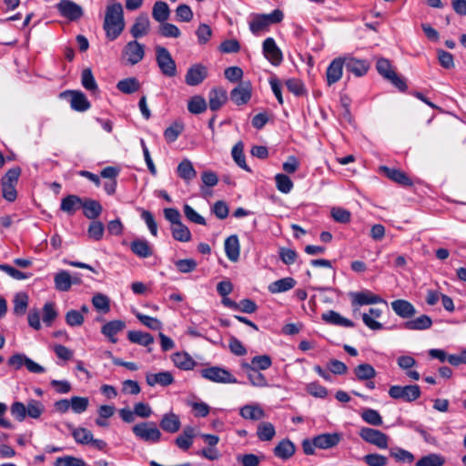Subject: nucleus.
Returning a JSON list of instances; mask_svg holds the SVG:
<instances>
[{"instance_id":"nucleus-1","label":"nucleus","mask_w":466,"mask_h":466,"mask_svg":"<svg viewBox=\"0 0 466 466\" xmlns=\"http://www.w3.org/2000/svg\"><path fill=\"white\" fill-rule=\"evenodd\" d=\"M103 28L106 37L116 39L125 28L123 7L120 3H113L106 6Z\"/></svg>"},{"instance_id":"nucleus-2","label":"nucleus","mask_w":466,"mask_h":466,"mask_svg":"<svg viewBox=\"0 0 466 466\" xmlns=\"http://www.w3.org/2000/svg\"><path fill=\"white\" fill-rule=\"evenodd\" d=\"M10 411L15 420L23 421L26 416L32 419H39L45 411V406L41 401L31 399L26 405L20 401L14 402L11 405Z\"/></svg>"},{"instance_id":"nucleus-3","label":"nucleus","mask_w":466,"mask_h":466,"mask_svg":"<svg viewBox=\"0 0 466 466\" xmlns=\"http://www.w3.org/2000/svg\"><path fill=\"white\" fill-rule=\"evenodd\" d=\"M284 14L279 9H275L270 14L256 15L249 23V29L254 35H258L261 31L266 30L269 25L277 24L283 20Z\"/></svg>"},{"instance_id":"nucleus-4","label":"nucleus","mask_w":466,"mask_h":466,"mask_svg":"<svg viewBox=\"0 0 466 466\" xmlns=\"http://www.w3.org/2000/svg\"><path fill=\"white\" fill-rule=\"evenodd\" d=\"M421 391L419 385H393L389 389V395L394 400L412 402L420 397Z\"/></svg>"},{"instance_id":"nucleus-5","label":"nucleus","mask_w":466,"mask_h":466,"mask_svg":"<svg viewBox=\"0 0 466 466\" xmlns=\"http://www.w3.org/2000/svg\"><path fill=\"white\" fill-rule=\"evenodd\" d=\"M376 68L380 75L390 81L399 90L405 91L407 89V85L404 79L399 76L397 73L392 69V66L388 59L380 58L377 61Z\"/></svg>"},{"instance_id":"nucleus-6","label":"nucleus","mask_w":466,"mask_h":466,"mask_svg":"<svg viewBox=\"0 0 466 466\" xmlns=\"http://www.w3.org/2000/svg\"><path fill=\"white\" fill-rule=\"evenodd\" d=\"M133 433L146 442H158L161 438V431L154 422H140L133 426Z\"/></svg>"},{"instance_id":"nucleus-7","label":"nucleus","mask_w":466,"mask_h":466,"mask_svg":"<svg viewBox=\"0 0 466 466\" xmlns=\"http://www.w3.org/2000/svg\"><path fill=\"white\" fill-rule=\"evenodd\" d=\"M156 58L157 66L163 75L167 76H174L177 74V66L169 51L163 46L156 47Z\"/></svg>"},{"instance_id":"nucleus-8","label":"nucleus","mask_w":466,"mask_h":466,"mask_svg":"<svg viewBox=\"0 0 466 466\" xmlns=\"http://www.w3.org/2000/svg\"><path fill=\"white\" fill-rule=\"evenodd\" d=\"M201 376L217 383H237V379L226 369L210 367L201 370Z\"/></svg>"},{"instance_id":"nucleus-9","label":"nucleus","mask_w":466,"mask_h":466,"mask_svg":"<svg viewBox=\"0 0 466 466\" xmlns=\"http://www.w3.org/2000/svg\"><path fill=\"white\" fill-rule=\"evenodd\" d=\"M350 297L354 314L357 313L360 306L372 305L377 303L387 304L386 300H384L380 296L376 295L369 290L351 293Z\"/></svg>"},{"instance_id":"nucleus-10","label":"nucleus","mask_w":466,"mask_h":466,"mask_svg":"<svg viewBox=\"0 0 466 466\" xmlns=\"http://www.w3.org/2000/svg\"><path fill=\"white\" fill-rule=\"evenodd\" d=\"M360 437L366 442L375 445L380 449H386L388 447L389 437L379 430L362 428L360 431Z\"/></svg>"},{"instance_id":"nucleus-11","label":"nucleus","mask_w":466,"mask_h":466,"mask_svg":"<svg viewBox=\"0 0 466 466\" xmlns=\"http://www.w3.org/2000/svg\"><path fill=\"white\" fill-rule=\"evenodd\" d=\"M123 56L127 64L137 65L145 56V46L137 40L129 41L123 49Z\"/></svg>"},{"instance_id":"nucleus-12","label":"nucleus","mask_w":466,"mask_h":466,"mask_svg":"<svg viewBox=\"0 0 466 466\" xmlns=\"http://www.w3.org/2000/svg\"><path fill=\"white\" fill-rule=\"evenodd\" d=\"M56 9L63 17L70 21L78 20L84 14L83 8L71 0H61L56 5Z\"/></svg>"},{"instance_id":"nucleus-13","label":"nucleus","mask_w":466,"mask_h":466,"mask_svg":"<svg viewBox=\"0 0 466 466\" xmlns=\"http://www.w3.org/2000/svg\"><path fill=\"white\" fill-rule=\"evenodd\" d=\"M252 86L250 82H240L230 92V99L237 106L246 105L251 98Z\"/></svg>"},{"instance_id":"nucleus-14","label":"nucleus","mask_w":466,"mask_h":466,"mask_svg":"<svg viewBox=\"0 0 466 466\" xmlns=\"http://www.w3.org/2000/svg\"><path fill=\"white\" fill-rule=\"evenodd\" d=\"M390 307L394 313L403 319H410L417 313L416 308L409 300L399 299L391 301Z\"/></svg>"},{"instance_id":"nucleus-15","label":"nucleus","mask_w":466,"mask_h":466,"mask_svg":"<svg viewBox=\"0 0 466 466\" xmlns=\"http://www.w3.org/2000/svg\"><path fill=\"white\" fill-rule=\"evenodd\" d=\"M263 54L273 66H279L283 59L282 53L272 37L264 40Z\"/></svg>"},{"instance_id":"nucleus-16","label":"nucleus","mask_w":466,"mask_h":466,"mask_svg":"<svg viewBox=\"0 0 466 466\" xmlns=\"http://www.w3.org/2000/svg\"><path fill=\"white\" fill-rule=\"evenodd\" d=\"M207 76V67L201 64H196L187 69L185 81L188 86H194L201 84Z\"/></svg>"},{"instance_id":"nucleus-17","label":"nucleus","mask_w":466,"mask_h":466,"mask_svg":"<svg viewBox=\"0 0 466 466\" xmlns=\"http://www.w3.org/2000/svg\"><path fill=\"white\" fill-rule=\"evenodd\" d=\"M343 60L345 61L344 66L346 69L356 76H364L370 68L369 62L364 59H357L353 56H347L343 57Z\"/></svg>"},{"instance_id":"nucleus-18","label":"nucleus","mask_w":466,"mask_h":466,"mask_svg":"<svg viewBox=\"0 0 466 466\" xmlns=\"http://www.w3.org/2000/svg\"><path fill=\"white\" fill-rule=\"evenodd\" d=\"M345 61L343 57H337L333 59L329 65L326 71L327 83L331 86L337 83L342 76L343 66Z\"/></svg>"},{"instance_id":"nucleus-19","label":"nucleus","mask_w":466,"mask_h":466,"mask_svg":"<svg viewBox=\"0 0 466 466\" xmlns=\"http://www.w3.org/2000/svg\"><path fill=\"white\" fill-rule=\"evenodd\" d=\"M69 95L71 96L70 106L71 107L78 112H85L90 108V103L86 96L80 91H66L61 94L65 96Z\"/></svg>"},{"instance_id":"nucleus-20","label":"nucleus","mask_w":466,"mask_h":466,"mask_svg":"<svg viewBox=\"0 0 466 466\" xmlns=\"http://www.w3.org/2000/svg\"><path fill=\"white\" fill-rule=\"evenodd\" d=\"M340 440L339 433H323L314 437V444L316 448L327 450L337 446Z\"/></svg>"},{"instance_id":"nucleus-21","label":"nucleus","mask_w":466,"mask_h":466,"mask_svg":"<svg viewBox=\"0 0 466 466\" xmlns=\"http://www.w3.org/2000/svg\"><path fill=\"white\" fill-rule=\"evenodd\" d=\"M150 21L147 14H140L135 20L130 29V34L134 38H140L148 34Z\"/></svg>"},{"instance_id":"nucleus-22","label":"nucleus","mask_w":466,"mask_h":466,"mask_svg":"<svg viewBox=\"0 0 466 466\" xmlns=\"http://www.w3.org/2000/svg\"><path fill=\"white\" fill-rule=\"evenodd\" d=\"M432 323L433 321L430 316L422 314L405 321L403 328L408 330H426L431 328Z\"/></svg>"},{"instance_id":"nucleus-23","label":"nucleus","mask_w":466,"mask_h":466,"mask_svg":"<svg viewBox=\"0 0 466 466\" xmlns=\"http://www.w3.org/2000/svg\"><path fill=\"white\" fill-rule=\"evenodd\" d=\"M160 428L168 433H176L181 427L179 416L170 411L165 413L159 422Z\"/></svg>"},{"instance_id":"nucleus-24","label":"nucleus","mask_w":466,"mask_h":466,"mask_svg":"<svg viewBox=\"0 0 466 466\" xmlns=\"http://www.w3.org/2000/svg\"><path fill=\"white\" fill-rule=\"evenodd\" d=\"M126 328V323L123 320L116 319L112 321L106 322L102 328H101V333L108 338V339L112 343H116L117 341V339L116 338V335L122 331Z\"/></svg>"},{"instance_id":"nucleus-25","label":"nucleus","mask_w":466,"mask_h":466,"mask_svg":"<svg viewBox=\"0 0 466 466\" xmlns=\"http://www.w3.org/2000/svg\"><path fill=\"white\" fill-rule=\"evenodd\" d=\"M146 380L147 383L151 387H154L157 384L166 387L174 382V377L169 371L147 373L146 376Z\"/></svg>"},{"instance_id":"nucleus-26","label":"nucleus","mask_w":466,"mask_h":466,"mask_svg":"<svg viewBox=\"0 0 466 466\" xmlns=\"http://www.w3.org/2000/svg\"><path fill=\"white\" fill-rule=\"evenodd\" d=\"M224 248L227 258L230 261L236 262L238 260L240 254V245L237 235H231L227 238L225 240Z\"/></svg>"},{"instance_id":"nucleus-27","label":"nucleus","mask_w":466,"mask_h":466,"mask_svg":"<svg viewBox=\"0 0 466 466\" xmlns=\"http://www.w3.org/2000/svg\"><path fill=\"white\" fill-rule=\"evenodd\" d=\"M241 367L246 371L248 379L253 386L264 388L268 385L266 377L259 370L253 369V367L251 368L247 362H243Z\"/></svg>"},{"instance_id":"nucleus-28","label":"nucleus","mask_w":466,"mask_h":466,"mask_svg":"<svg viewBox=\"0 0 466 466\" xmlns=\"http://www.w3.org/2000/svg\"><path fill=\"white\" fill-rule=\"evenodd\" d=\"M131 251L141 258H147L152 256L153 249L149 242L146 239L137 238L130 243Z\"/></svg>"},{"instance_id":"nucleus-29","label":"nucleus","mask_w":466,"mask_h":466,"mask_svg":"<svg viewBox=\"0 0 466 466\" xmlns=\"http://www.w3.org/2000/svg\"><path fill=\"white\" fill-rule=\"evenodd\" d=\"M382 310L378 308H370L368 313L361 315L363 323L371 330H380L383 329V325L377 321L376 319L381 317Z\"/></svg>"},{"instance_id":"nucleus-30","label":"nucleus","mask_w":466,"mask_h":466,"mask_svg":"<svg viewBox=\"0 0 466 466\" xmlns=\"http://www.w3.org/2000/svg\"><path fill=\"white\" fill-rule=\"evenodd\" d=\"M380 170L384 173L387 177L391 179L392 181L402 185V186H411V179L402 171L396 168H390L388 167L382 166L380 167Z\"/></svg>"},{"instance_id":"nucleus-31","label":"nucleus","mask_w":466,"mask_h":466,"mask_svg":"<svg viewBox=\"0 0 466 466\" xmlns=\"http://www.w3.org/2000/svg\"><path fill=\"white\" fill-rule=\"evenodd\" d=\"M227 92L222 88H214L208 95V106L212 111L218 110L227 101Z\"/></svg>"},{"instance_id":"nucleus-32","label":"nucleus","mask_w":466,"mask_h":466,"mask_svg":"<svg viewBox=\"0 0 466 466\" xmlns=\"http://www.w3.org/2000/svg\"><path fill=\"white\" fill-rule=\"evenodd\" d=\"M83 200L76 195H68L61 201L60 208L68 215H73L82 208Z\"/></svg>"},{"instance_id":"nucleus-33","label":"nucleus","mask_w":466,"mask_h":466,"mask_svg":"<svg viewBox=\"0 0 466 466\" xmlns=\"http://www.w3.org/2000/svg\"><path fill=\"white\" fill-rule=\"evenodd\" d=\"M172 361L175 366L183 370H191L196 365V361L187 352H176L172 355Z\"/></svg>"},{"instance_id":"nucleus-34","label":"nucleus","mask_w":466,"mask_h":466,"mask_svg":"<svg viewBox=\"0 0 466 466\" xmlns=\"http://www.w3.org/2000/svg\"><path fill=\"white\" fill-rule=\"evenodd\" d=\"M322 319L329 324L342 326L347 328H353L355 324L350 320L344 317H342L339 313L334 310H329L322 314Z\"/></svg>"},{"instance_id":"nucleus-35","label":"nucleus","mask_w":466,"mask_h":466,"mask_svg":"<svg viewBox=\"0 0 466 466\" xmlns=\"http://www.w3.org/2000/svg\"><path fill=\"white\" fill-rule=\"evenodd\" d=\"M296 285V280L293 278L287 277L279 280L273 281L268 285V291L272 294L286 292L293 289Z\"/></svg>"},{"instance_id":"nucleus-36","label":"nucleus","mask_w":466,"mask_h":466,"mask_svg":"<svg viewBox=\"0 0 466 466\" xmlns=\"http://www.w3.org/2000/svg\"><path fill=\"white\" fill-rule=\"evenodd\" d=\"M239 414L245 420H258L265 417V411L257 404L243 406Z\"/></svg>"},{"instance_id":"nucleus-37","label":"nucleus","mask_w":466,"mask_h":466,"mask_svg":"<svg viewBox=\"0 0 466 466\" xmlns=\"http://www.w3.org/2000/svg\"><path fill=\"white\" fill-rule=\"evenodd\" d=\"M170 15V9L168 5L163 1H157L152 8V16L158 22L163 23L168 20Z\"/></svg>"},{"instance_id":"nucleus-38","label":"nucleus","mask_w":466,"mask_h":466,"mask_svg":"<svg viewBox=\"0 0 466 466\" xmlns=\"http://www.w3.org/2000/svg\"><path fill=\"white\" fill-rule=\"evenodd\" d=\"M295 453V445L288 439L281 441L274 449V454L282 460L289 459Z\"/></svg>"},{"instance_id":"nucleus-39","label":"nucleus","mask_w":466,"mask_h":466,"mask_svg":"<svg viewBox=\"0 0 466 466\" xmlns=\"http://www.w3.org/2000/svg\"><path fill=\"white\" fill-rule=\"evenodd\" d=\"M55 288L59 291H68L73 284V279L66 270H61L55 275Z\"/></svg>"},{"instance_id":"nucleus-40","label":"nucleus","mask_w":466,"mask_h":466,"mask_svg":"<svg viewBox=\"0 0 466 466\" xmlns=\"http://www.w3.org/2000/svg\"><path fill=\"white\" fill-rule=\"evenodd\" d=\"M82 208L84 209V215L89 219H96L102 212V206L98 201L86 199L83 201Z\"/></svg>"},{"instance_id":"nucleus-41","label":"nucleus","mask_w":466,"mask_h":466,"mask_svg":"<svg viewBox=\"0 0 466 466\" xmlns=\"http://www.w3.org/2000/svg\"><path fill=\"white\" fill-rule=\"evenodd\" d=\"M177 175L185 181H190L197 176L192 163L188 159H183L177 166Z\"/></svg>"},{"instance_id":"nucleus-42","label":"nucleus","mask_w":466,"mask_h":466,"mask_svg":"<svg viewBox=\"0 0 466 466\" xmlns=\"http://www.w3.org/2000/svg\"><path fill=\"white\" fill-rule=\"evenodd\" d=\"M353 372L357 378V380L363 381V380H370L373 378H375L377 372L375 369L368 363H361L358 365L354 370Z\"/></svg>"},{"instance_id":"nucleus-43","label":"nucleus","mask_w":466,"mask_h":466,"mask_svg":"<svg viewBox=\"0 0 466 466\" xmlns=\"http://www.w3.org/2000/svg\"><path fill=\"white\" fill-rule=\"evenodd\" d=\"M231 155L236 164L242 169L250 172L251 169L246 163L244 155V145L241 141L235 144L231 150Z\"/></svg>"},{"instance_id":"nucleus-44","label":"nucleus","mask_w":466,"mask_h":466,"mask_svg":"<svg viewBox=\"0 0 466 466\" xmlns=\"http://www.w3.org/2000/svg\"><path fill=\"white\" fill-rule=\"evenodd\" d=\"M127 338L132 343L142 346H148L154 342L152 335L143 331L131 330L127 333Z\"/></svg>"},{"instance_id":"nucleus-45","label":"nucleus","mask_w":466,"mask_h":466,"mask_svg":"<svg viewBox=\"0 0 466 466\" xmlns=\"http://www.w3.org/2000/svg\"><path fill=\"white\" fill-rule=\"evenodd\" d=\"M28 296L25 292L16 293L14 297V314L23 316L28 307Z\"/></svg>"},{"instance_id":"nucleus-46","label":"nucleus","mask_w":466,"mask_h":466,"mask_svg":"<svg viewBox=\"0 0 466 466\" xmlns=\"http://www.w3.org/2000/svg\"><path fill=\"white\" fill-rule=\"evenodd\" d=\"M171 233L174 239L180 242H188L192 235L188 228L182 222L176 226H171Z\"/></svg>"},{"instance_id":"nucleus-47","label":"nucleus","mask_w":466,"mask_h":466,"mask_svg":"<svg viewBox=\"0 0 466 466\" xmlns=\"http://www.w3.org/2000/svg\"><path fill=\"white\" fill-rule=\"evenodd\" d=\"M71 434L76 443L83 445H88L93 436L89 430L83 427H71Z\"/></svg>"},{"instance_id":"nucleus-48","label":"nucleus","mask_w":466,"mask_h":466,"mask_svg":"<svg viewBox=\"0 0 466 466\" xmlns=\"http://www.w3.org/2000/svg\"><path fill=\"white\" fill-rule=\"evenodd\" d=\"M194 429L192 427H186L183 433L176 439V444L182 450L187 451L193 443Z\"/></svg>"},{"instance_id":"nucleus-49","label":"nucleus","mask_w":466,"mask_h":466,"mask_svg":"<svg viewBox=\"0 0 466 466\" xmlns=\"http://www.w3.org/2000/svg\"><path fill=\"white\" fill-rule=\"evenodd\" d=\"M445 458L438 453H430L416 461V466H443Z\"/></svg>"},{"instance_id":"nucleus-50","label":"nucleus","mask_w":466,"mask_h":466,"mask_svg":"<svg viewBox=\"0 0 466 466\" xmlns=\"http://www.w3.org/2000/svg\"><path fill=\"white\" fill-rule=\"evenodd\" d=\"M116 87L124 94H133L139 90L140 84L135 77L125 78L116 84Z\"/></svg>"},{"instance_id":"nucleus-51","label":"nucleus","mask_w":466,"mask_h":466,"mask_svg":"<svg viewBox=\"0 0 466 466\" xmlns=\"http://www.w3.org/2000/svg\"><path fill=\"white\" fill-rule=\"evenodd\" d=\"M275 434V428L270 422H261L258 426L257 435L258 438L262 441H271Z\"/></svg>"},{"instance_id":"nucleus-52","label":"nucleus","mask_w":466,"mask_h":466,"mask_svg":"<svg viewBox=\"0 0 466 466\" xmlns=\"http://www.w3.org/2000/svg\"><path fill=\"white\" fill-rule=\"evenodd\" d=\"M184 130L183 124L175 122L164 131V137L168 143L175 142Z\"/></svg>"},{"instance_id":"nucleus-53","label":"nucleus","mask_w":466,"mask_h":466,"mask_svg":"<svg viewBox=\"0 0 466 466\" xmlns=\"http://www.w3.org/2000/svg\"><path fill=\"white\" fill-rule=\"evenodd\" d=\"M390 455L398 462H412L414 455L400 447H394L390 450Z\"/></svg>"},{"instance_id":"nucleus-54","label":"nucleus","mask_w":466,"mask_h":466,"mask_svg":"<svg viewBox=\"0 0 466 466\" xmlns=\"http://www.w3.org/2000/svg\"><path fill=\"white\" fill-rule=\"evenodd\" d=\"M187 109L192 114H201L207 109V102L200 96H194L188 101Z\"/></svg>"},{"instance_id":"nucleus-55","label":"nucleus","mask_w":466,"mask_h":466,"mask_svg":"<svg viewBox=\"0 0 466 466\" xmlns=\"http://www.w3.org/2000/svg\"><path fill=\"white\" fill-rule=\"evenodd\" d=\"M275 182L278 190L281 193L288 194L293 188V182L287 175L277 174L275 176Z\"/></svg>"},{"instance_id":"nucleus-56","label":"nucleus","mask_w":466,"mask_h":466,"mask_svg":"<svg viewBox=\"0 0 466 466\" xmlns=\"http://www.w3.org/2000/svg\"><path fill=\"white\" fill-rule=\"evenodd\" d=\"M362 420L372 425V426H380L383 423L382 418L379 411L373 409H366L361 413Z\"/></svg>"},{"instance_id":"nucleus-57","label":"nucleus","mask_w":466,"mask_h":466,"mask_svg":"<svg viewBox=\"0 0 466 466\" xmlns=\"http://www.w3.org/2000/svg\"><path fill=\"white\" fill-rule=\"evenodd\" d=\"M248 365L257 370H265L272 365V360L268 355H258L252 358Z\"/></svg>"},{"instance_id":"nucleus-58","label":"nucleus","mask_w":466,"mask_h":466,"mask_svg":"<svg viewBox=\"0 0 466 466\" xmlns=\"http://www.w3.org/2000/svg\"><path fill=\"white\" fill-rule=\"evenodd\" d=\"M93 306L102 313H107L110 310V303L107 296L98 293L92 298Z\"/></svg>"},{"instance_id":"nucleus-59","label":"nucleus","mask_w":466,"mask_h":466,"mask_svg":"<svg viewBox=\"0 0 466 466\" xmlns=\"http://www.w3.org/2000/svg\"><path fill=\"white\" fill-rule=\"evenodd\" d=\"M158 30L159 34L164 37L177 38L181 35V32L177 25L167 23V21L160 24Z\"/></svg>"},{"instance_id":"nucleus-60","label":"nucleus","mask_w":466,"mask_h":466,"mask_svg":"<svg viewBox=\"0 0 466 466\" xmlns=\"http://www.w3.org/2000/svg\"><path fill=\"white\" fill-rule=\"evenodd\" d=\"M20 175L21 168L19 167L10 168L1 178V185L16 186Z\"/></svg>"},{"instance_id":"nucleus-61","label":"nucleus","mask_w":466,"mask_h":466,"mask_svg":"<svg viewBox=\"0 0 466 466\" xmlns=\"http://www.w3.org/2000/svg\"><path fill=\"white\" fill-rule=\"evenodd\" d=\"M105 232V228L102 222L100 221H93L88 228L87 233L88 237L94 240H100Z\"/></svg>"},{"instance_id":"nucleus-62","label":"nucleus","mask_w":466,"mask_h":466,"mask_svg":"<svg viewBox=\"0 0 466 466\" xmlns=\"http://www.w3.org/2000/svg\"><path fill=\"white\" fill-rule=\"evenodd\" d=\"M81 82L86 90L95 91L97 89V85L93 76L91 69H84L81 76Z\"/></svg>"},{"instance_id":"nucleus-63","label":"nucleus","mask_w":466,"mask_h":466,"mask_svg":"<svg viewBox=\"0 0 466 466\" xmlns=\"http://www.w3.org/2000/svg\"><path fill=\"white\" fill-rule=\"evenodd\" d=\"M362 460L369 466H386L388 464L387 457L379 453L367 454Z\"/></svg>"},{"instance_id":"nucleus-64","label":"nucleus","mask_w":466,"mask_h":466,"mask_svg":"<svg viewBox=\"0 0 466 466\" xmlns=\"http://www.w3.org/2000/svg\"><path fill=\"white\" fill-rule=\"evenodd\" d=\"M83 314L76 309H70L66 314V322L70 327H79L84 322Z\"/></svg>"}]
</instances>
